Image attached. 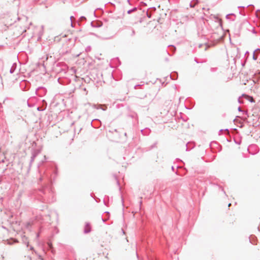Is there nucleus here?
Masks as SVG:
<instances>
[{
	"label": "nucleus",
	"mask_w": 260,
	"mask_h": 260,
	"mask_svg": "<svg viewBox=\"0 0 260 260\" xmlns=\"http://www.w3.org/2000/svg\"><path fill=\"white\" fill-rule=\"evenodd\" d=\"M20 87L23 91H27L30 87V83L29 81L24 80L20 82Z\"/></svg>",
	"instance_id": "f257e3e1"
},
{
	"label": "nucleus",
	"mask_w": 260,
	"mask_h": 260,
	"mask_svg": "<svg viewBox=\"0 0 260 260\" xmlns=\"http://www.w3.org/2000/svg\"><path fill=\"white\" fill-rule=\"evenodd\" d=\"M47 93V89L44 87H39L36 90V94L39 96H43Z\"/></svg>",
	"instance_id": "f03ea898"
},
{
	"label": "nucleus",
	"mask_w": 260,
	"mask_h": 260,
	"mask_svg": "<svg viewBox=\"0 0 260 260\" xmlns=\"http://www.w3.org/2000/svg\"><path fill=\"white\" fill-rule=\"evenodd\" d=\"M40 192V196H42V194H44V196L42 197V202H50L48 196L46 194V191L44 189H41L39 190Z\"/></svg>",
	"instance_id": "7ed1b4c3"
},
{
	"label": "nucleus",
	"mask_w": 260,
	"mask_h": 260,
	"mask_svg": "<svg viewBox=\"0 0 260 260\" xmlns=\"http://www.w3.org/2000/svg\"><path fill=\"white\" fill-rule=\"evenodd\" d=\"M42 106L38 107L37 108V110L39 111H43L45 110L47 108V103L44 100H42Z\"/></svg>",
	"instance_id": "20e7f679"
},
{
	"label": "nucleus",
	"mask_w": 260,
	"mask_h": 260,
	"mask_svg": "<svg viewBox=\"0 0 260 260\" xmlns=\"http://www.w3.org/2000/svg\"><path fill=\"white\" fill-rule=\"evenodd\" d=\"M91 125L94 128H98L101 124V122L98 119L93 120L91 122Z\"/></svg>",
	"instance_id": "39448f33"
},
{
	"label": "nucleus",
	"mask_w": 260,
	"mask_h": 260,
	"mask_svg": "<svg viewBox=\"0 0 260 260\" xmlns=\"http://www.w3.org/2000/svg\"><path fill=\"white\" fill-rule=\"evenodd\" d=\"M94 108L96 109H102L103 111H106L107 109V107L106 105H94Z\"/></svg>",
	"instance_id": "423d86ee"
},
{
	"label": "nucleus",
	"mask_w": 260,
	"mask_h": 260,
	"mask_svg": "<svg viewBox=\"0 0 260 260\" xmlns=\"http://www.w3.org/2000/svg\"><path fill=\"white\" fill-rule=\"evenodd\" d=\"M91 228L89 223H86L84 229V233L85 234L88 233L90 232Z\"/></svg>",
	"instance_id": "0eeeda50"
},
{
	"label": "nucleus",
	"mask_w": 260,
	"mask_h": 260,
	"mask_svg": "<svg viewBox=\"0 0 260 260\" xmlns=\"http://www.w3.org/2000/svg\"><path fill=\"white\" fill-rule=\"evenodd\" d=\"M170 78L172 80H176L178 78V73L176 72H173L170 74Z\"/></svg>",
	"instance_id": "6e6552de"
},
{
	"label": "nucleus",
	"mask_w": 260,
	"mask_h": 260,
	"mask_svg": "<svg viewBox=\"0 0 260 260\" xmlns=\"http://www.w3.org/2000/svg\"><path fill=\"white\" fill-rule=\"evenodd\" d=\"M243 96H245L246 98V99L248 100L251 103H254L255 102V100H254V99L253 98L252 96H249V95H246V94H243L242 95Z\"/></svg>",
	"instance_id": "1a4fd4ad"
},
{
	"label": "nucleus",
	"mask_w": 260,
	"mask_h": 260,
	"mask_svg": "<svg viewBox=\"0 0 260 260\" xmlns=\"http://www.w3.org/2000/svg\"><path fill=\"white\" fill-rule=\"evenodd\" d=\"M17 66V64L16 63H13V64L10 70V72L11 74H13L15 72V71L16 69Z\"/></svg>",
	"instance_id": "9d476101"
},
{
	"label": "nucleus",
	"mask_w": 260,
	"mask_h": 260,
	"mask_svg": "<svg viewBox=\"0 0 260 260\" xmlns=\"http://www.w3.org/2000/svg\"><path fill=\"white\" fill-rule=\"evenodd\" d=\"M198 3V0H193L190 3L189 6L190 8H194Z\"/></svg>",
	"instance_id": "9b49d317"
},
{
	"label": "nucleus",
	"mask_w": 260,
	"mask_h": 260,
	"mask_svg": "<svg viewBox=\"0 0 260 260\" xmlns=\"http://www.w3.org/2000/svg\"><path fill=\"white\" fill-rule=\"evenodd\" d=\"M194 147V145L189 143H188L186 144V150L188 151L189 150L193 148Z\"/></svg>",
	"instance_id": "f8f14e48"
},
{
	"label": "nucleus",
	"mask_w": 260,
	"mask_h": 260,
	"mask_svg": "<svg viewBox=\"0 0 260 260\" xmlns=\"http://www.w3.org/2000/svg\"><path fill=\"white\" fill-rule=\"evenodd\" d=\"M137 7H134V8H133V9H132L128 10L127 11V14H131L132 12H135V11H137Z\"/></svg>",
	"instance_id": "ddd939ff"
},
{
	"label": "nucleus",
	"mask_w": 260,
	"mask_h": 260,
	"mask_svg": "<svg viewBox=\"0 0 260 260\" xmlns=\"http://www.w3.org/2000/svg\"><path fill=\"white\" fill-rule=\"evenodd\" d=\"M39 153V152L38 150H35L32 152V155L36 157L38 155Z\"/></svg>",
	"instance_id": "4468645a"
},
{
	"label": "nucleus",
	"mask_w": 260,
	"mask_h": 260,
	"mask_svg": "<svg viewBox=\"0 0 260 260\" xmlns=\"http://www.w3.org/2000/svg\"><path fill=\"white\" fill-rule=\"evenodd\" d=\"M231 15H234V16H235V15H234V14H233V13H232V14H229L226 15V18L227 19H230V16ZM230 19H231V20H232V21H234V20H235V19H234L230 18Z\"/></svg>",
	"instance_id": "2eb2a0df"
},
{
	"label": "nucleus",
	"mask_w": 260,
	"mask_h": 260,
	"mask_svg": "<svg viewBox=\"0 0 260 260\" xmlns=\"http://www.w3.org/2000/svg\"><path fill=\"white\" fill-rule=\"evenodd\" d=\"M169 47H171V49L173 52H174L176 50V48L173 45H169Z\"/></svg>",
	"instance_id": "dca6fc26"
},
{
	"label": "nucleus",
	"mask_w": 260,
	"mask_h": 260,
	"mask_svg": "<svg viewBox=\"0 0 260 260\" xmlns=\"http://www.w3.org/2000/svg\"><path fill=\"white\" fill-rule=\"evenodd\" d=\"M256 16L257 18H260V10H257L256 11Z\"/></svg>",
	"instance_id": "f3484780"
},
{
	"label": "nucleus",
	"mask_w": 260,
	"mask_h": 260,
	"mask_svg": "<svg viewBox=\"0 0 260 260\" xmlns=\"http://www.w3.org/2000/svg\"><path fill=\"white\" fill-rule=\"evenodd\" d=\"M256 54V53H255V52H253V55H252V58H253V60H257V57L256 56V54Z\"/></svg>",
	"instance_id": "a211bd4d"
},
{
	"label": "nucleus",
	"mask_w": 260,
	"mask_h": 260,
	"mask_svg": "<svg viewBox=\"0 0 260 260\" xmlns=\"http://www.w3.org/2000/svg\"><path fill=\"white\" fill-rule=\"evenodd\" d=\"M11 240L14 241H13V243H14V242H17L16 240H13V239H12ZM12 243H13V242H11V241H7V244H8V245H12Z\"/></svg>",
	"instance_id": "6ab92c4d"
},
{
	"label": "nucleus",
	"mask_w": 260,
	"mask_h": 260,
	"mask_svg": "<svg viewBox=\"0 0 260 260\" xmlns=\"http://www.w3.org/2000/svg\"><path fill=\"white\" fill-rule=\"evenodd\" d=\"M91 25L93 27H100L101 25H96L94 24V22L92 21L91 22Z\"/></svg>",
	"instance_id": "aec40b11"
},
{
	"label": "nucleus",
	"mask_w": 260,
	"mask_h": 260,
	"mask_svg": "<svg viewBox=\"0 0 260 260\" xmlns=\"http://www.w3.org/2000/svg\"><path fill=\"white\" fill-rule=\"evenodd\" d=\"M105 213L106 214V219L108 220L109 218L110 213L108 211H106L105 212Z\"/></svg>",
	"instance_id": "412c9836"
},
{
	"label": "nucleus",
	"mask_w": 260,
	"mask_h": 260,
	"mask_svg": "<svg viewBox=\"0 0 260 260\" xmlns=\"http://www.w3.org/2000/svg\"><path fill=\"white\" fill-rule=\"evenodd\" d=\"M146 15L149 18H150L151 17V13L148 11L146 13Z\"/></svg>",
	"instance_id": "4be33fe9"
},
{
	"label": "nucleus",
	"mask_w": 260,
	"mask_h": 260,
	"mask_svg": "<svg viewBox=\"0 0 260 260\" xmlns=\"http://www.w3.org/2000/svg\"><path fill=\"white\" fill-rule=\"evenodd\" d=\"M248 7L250 8V10L252 11L254 8V6L253 5H249L247 6Z\"/></svg>",
	"instance_id": "5701e85b"
},
{
	"label": "nucleus",
	"mask_w": 260,
	"mask_h": 260,
	"mask_svg": "<svg viewBox=\"0 0 260 260\" xmlns=\"http://www.w3.org/2000/svg\"><path fill=\"white\" fill-rule=\"evenodd\" d=\"M217 70V68H211L210 69L211 72H214Z\"/></svg>",
	"instance_id": "b1692460"
},
{
	"label": "nucleus",
	"mask_w": 260,
	"mask_h": 260,
	"mask_svg": "<svg viewBox=\"0 0 260 260\" xmlns=\"http://www.w3.org/2000/svg\"><path fill=\"white\" fill-rule=\"evenodd\" d=\"M34 159H35L34 158H32V157H31V159H30V163H29V167H31V164H32V162L34 161Z\"/></svg>",
	"instance_id": "393cba45"
},
{
	"label": "nucleus",
	"mask_w": 260,
	"mask_h": 260,
	"mask_svg": "<svg viewBox=\"0 0 260 260\" xmlns=\"http://www.w3.org/2000/svg\"><path fill=\"white\" fill-rule=\"evenodd\" d=\"M86 20V18L84 16H81L80 18V21H84V20Z\"/></svg>",
	"instance_id": "a878e982"
},
{
	"label": "nucleus",
	"mask_w": 260,
	"mask_h": 260,
	"mask_svg": "<svg viewBox=\"0 0 260 260\" xmlns=\"http://www.w3.org/2000/svg\"><path fill=\"white\" fill-rule=\"evenodd\" d=\"M254 52L255 53H260V48H257L254 51Z\"/></svg>",
	"instance_id": "bb28decb"
},
{
	"label": "nucleus",
	"mask_w": 260,
	"mask_h": 260,
	"mask_svg": "<svg viewBox=\"0 0 260 260\" xmlns=\"http://www.w3.org/2000/svg\"><path fill=\"white\" fill-rule=\"evenodd\" d=\"M156 144H157V143L156 142L154 144H153L151 146L150 148L153 149V148H154L156 146Z\"/></svg>",
	"instance_id": "cd10ccee"
},
{
	"label": "nucleus",
	"mask_w": 260,
	"mask_h": 260,
	"mask_svg": "<svg viewBox=\"0 0 260 260\" xmlns=\"http://www.w3.org/2000/svg\"><path fill=\"white\" fill-rule=\"evenodd\" d=\"M149 10H151L152 12H154L156 10V8L155 7H152L150 8Z\"/></svg>",
	"instance_id": "c85d7f7f"
},
{
	"label": "nucleus",
	"mask_w": 260,
	"mask_h": 260,
	"mask_svg": "<svg viewBox=\"0 0 260 260\" xmlns=\"http://www.w3.org/2000/svg\"><path fill=\"white\" fill-rule=\"evenodd\" d=\"M91 50V47L90 46H88L86 48V51L87 52L88 51H90Z\"/></svg>",
	"instance_id": "c756f323"
},
{
	"label": "nucleus",
	"mask_w": 260,
	"mask_h": 260,
	"mask_svg": "<svg viewBox=\"0 0 260 260\" xmlns=\"http://www.w3.org/2000/svg\"><path fill=\"white\" fill-rule=\"evenodd\" d=\"M44 179V176H41L39 178V180L40 181H42V180H43Z\"/></svg>",
	"instance_id": "7c9ffc66"
},
{
	"label": "nucleus",
	"mask_w": 260,
	"mask_h": 260,
	"mask_svg": "<svg viewBox=\"0 0 260 260\" xmlns=\"http://www.w3.org/2000/svg\"><path fill=\"white\" fill-rule=\"evenodd\" d=\"M101 219L102 220V221L105 222L107 220V219L106 218H104L103 217H101Z\"/></svg>",
	"instance_id": "2f4dec72"
},
{
	"label": "nucleus",
	"mask_w": 260,
	"mask_h": 260,
	"mask_svg": "<svg viewBox=\"0 0 260 260\" xmlns=\"http://www.w3.org/2000/svg\"><path fill=\"white\" fill-rule=\"evenodd\" d=\"M38 258H39V259H40V260H44V259L43 258V257H42L41 255H38Z\"/></svg>",
	"instance_id": "473e14b6"
},
{
	"label": "nucleus",
	"mask_w": 260,
	"mask_h": 260,
	"mask_svg": "<svg viewBox=\"0 0 260 260\" xmlns=\"http://www.w3.org/2000/svg\"><path fill=\"white\" fill-rule=\"evenodd\" d=\"M135 35V30H134V29H133V30H132V35H131V36H134Z\"/></svg>",
	"instance_id": "72a5a7b5"
},
{
	"label": "nucleus",
	"mask_w": 260,
	"mask_h": 260,
	"mask_svg": "<svg viewBox=\"0 0 260 260\" xmlns=\"http://www.w3.org/2000/svg\"><path fill=\"white\" fill-rule=\"evenodd\" d=\"M223 131L229 132V129H225L224 130H223V129H220V130L219 131V133H221V132H223Z\"/></svg>",
	"instance_id": "f704fd0d"
},
{
	"label": "nucleus",
	"mask_w": 260,
	"mask_h": 260,
	"mask_svg": "<svg viewBox=\"0 0 260 260\" xmlns=\"http://www.w3.org/2000/svg\"><path fill=\"white\" fill-rule=\"evenodd\" d=\"M48 244V246H49V247L50 249L52 248V245L51 243H49Z\"/></svg>",
	"instance_id": "c9c22d12"
},
{
	"label": "nucleus",
	"mask_w": 260,
	"mask_h": 260,
	"mask_svg": "<svg viewBox=\"0 0 260 260\" xmlns=\"http://www.w3.org/2000/svg\"><path fill=\"white\" fill-rule=\"evenodd\" d=\"M141 85L138 84L135 86V89H137L138 87L140 86Z\"/></svg>",
	"instance_id": "e433bc0d"
},
{
	"label": "nucleus",
	"mask_w": 260,
	"mask_h": 260,
	"mask_svg": "<svg viewBox=\"0 0 260 260\" xmlns=\"http://www.w3.org/2000/svg\"><path fill=\"white\" fill-rule=\"evenodd\" d=\"M238 110L239 111L243 112V111L242 110L241 108L240 107H238Z\"/></svg>",
	"instance_id": "4c0bfd02"
},
{
	"label": "nucleus",
	"mask_w": 260,
	"mask_h": 260,
	"mask_svg": "<svg viewBox=\"0 0 260 260\" xmlns=\"http://www.w3.org/2000/svg\"><path fill=\"white\" fill-rule=\"evenodd\" d=\"M27 105L29 107H31L33 106L32 105H30L28 102H27Z\"/></svg>",
	"instance_id": "58836bf2"
},
{
	"label": "nucleus",
	"mask_w": 260,
	"mask_h": 260,
	"mask_svg": "<svg viewBox=\"0 0 260 260\" xmlns=\"http://www.w3.org/2000/svg\"><path fill=\"white\" fill-rule=\"evenodd\" d=\"M73 18H74V17H73V16H71L70 17V19H71V22H72V21H73Z\"/></svg>",
	"instance_id": "ea45409f"
},
{
	"label": "nucleus",
	"mask_w": 260,
	"mask_h": 260,
	"mask_svg": "<svg viewBox=\"0 0 260 260\" xmlns=\"http://www.w3.org/2000/svg\"><path fill=\"white\" fill-rule=\"evenodd\" d=\"M44 176H45V177H46L47 180L49 179V176H48V175L46 174V175H44Z\"/></svg>",
	"instance_id": "a19ab883"
},
{
	"label": "nucleus",
	"mask_w": 260,
	"mask_h": 260,
	"mask_svg": "<svg viewBox=\"0 0 260 260\" xmlns=\"http://www.w3.org/2000/svg\"><path fill=\"white\" fill-rule=\"evenodd\" d=\"M141 133L143 135H145L144 133V129H142L141 131Z\"/></svg>",
	"instance_id": "79ce46f5"
},
{
	"label": "nucleus",
	"mask_w": 260,
	"mask_h": 260,
	"mask_svg": "<svg viewBox=\"0 0 260 260\" xmlns=\"http://www.w3.org/2000/svg\"><path fill=\"white\" fill-rule=\"evenodd\" d=\"M121 201H122V205H123L124 201H123V199L122 198H121Z\"/></svg>",
	"instance_id": "37998d69"
},
{
	"label": "nucleus",
	"mask_w": 260,
	"mask_h": 260,
	"mask_svg": "<svg viewBox=\"0 0 260 260\" xmlns=\"http://www.w3.org/2000/svg\"><path fill=\"white\" fill-rule=\"evenodd\" d=\"M71 26L73 27H74V26L73 25V21L71 22Z\"/></svg>",
	"instance_id": "c03bdc74"
},
{
	"label": "nucleus",
	"mask_w": 260,
	"mask_h": 260,
	"mask_svg": "<svg viewBox=\"0 0 260 260\" xmlns=\"http://www.w3.org/2000/svg\"><path fill=\"white\" fill-rule=\"evenodd\" d=\"M127 3L129 4V5H131V2H130V0H127Z\"/></svg>",
	"instance_id": "a18cd8bd"
},
{
	"label": "nucleus",
	"mask_w": 260,
	"mask_h": 260,
	"mask_svg": "<svg viewBox=\"0 0 260 260\" xmlns=\"http://www.w3.org/2000/svg\"><path fill=\"white\" fill-rule=\"evenodd\" d=\"M252 32H253V34H256V31H255V30H254V29L253 30Z\"/></svg>",
	"instance_id": "49530a36"
},
{
	"label": "nucleus",
	"mask_w": 260,
	"mask_h": 260,
	"mask_svg": "<svg viewBox=\"0 0 260 260\" xmlns=\"http://www.w3.org/2000/svg\"><path fill=\"white\" fill-rule=\"evenodd\" d=\"M221 190L224 192V194H225V192L224 191L223 188H221Z\"/></svg>",
	"instance_id": "de8ad7c7"
},
{
	"label": "nucleus",
	"mask_w": 260,
	"mask_h": 260,
	"mask_svg": "<svg viewBox=\"0 0 260 260\" xmlns=\"http://www.w3.org/2000/svg\"><path fill=\"white\" fill-rule=\"evenodd\" d=\"M31 157L35 159L36 157L31 155Z\"/></svg>",
	"instance_id": "09e8293b"
},
{
	"label": "nucleus",
	"mask_w": 260,
	"mask_h": 260,
	"mask_svg": "<svg viewBox=\"0 0 260 260\" xmlns=\"http://www.w3.org/2000/svg\"><path fill=\"white\" fill-rule=\"evenodd\" d=\"M238 102H239V103H241V101H240V98L238 99Z\"/></svg>",
	"instance_id": "8fccbe9b"
},
{
	"label": "nucleus",
	"mask_w": 260,
	"mask_h": 260,
	"mask_svg": "<svg viewBox=\"0 0 260 260\" xmlns=\"http://www.w3.org/2000/svg\"><path fill=\"white\" fill-rule=\"evenodd\" d=\"M124 136H125V137H126V136H127V133H124Z\"/></svg>",
	"instance_id": "3c124183"
},
{
	"label": "nucleus",
	"mask_w": 260,
	"mask_h": 260,
	"mask_svg": "<svg viewBox=\"0 0 260 260\" xmlns=\"http://www.w3.org/2000/svg\"><path fill=\"white\" fill-rule=\"evenodd\" d=\"M3 200V198H0V201H2Z\"/></svg>",
	"instance_id": "603ef678"
},
{
	"label": "nucleus",
	"mask_w": 260,
	"mask_h": 260,
	"mask_svg": "<svg viewBox=\"0 0 260 260\" xmlns=\"http://www.w3.org/2000/svg\"><path fill=\"white\" fill-rule=\"evenodd\" d=\"M142 204V201H141L140 202V205H141V204Z\"/></svg>",
	"instance_id": "864d4df0"
},
{
	"label": "nucleus",
	"mask_w": 260,
	"mask_h": 260,
	"mask_svg": "<svg viewBox=\"0 0 260 260\" xmlns=\"http://www.w3.org/2000/svg\"><path fill=\"white\" fill-rule=\"evenodd\" d=\"M248 53H249V52L247 51L246 52L245 55L247 54H248Z\"/></svg>",
	"instance_id": "5fc2aeb1"
},
{
	"label": "nucleus",
	"mask_w": 260,
	"mask_h": 260,
	"mask_svg": "<svg viewBox=\"0 0 260 260\" xmlns=\"http://www.w3.org/2000/svg\"><path fill=\"white\" fill-rule=\"evenodd\" d=\"M104 202L105 205H106V206H107V204L106 203V202H105V201H104Z\"/></svg>",
	"instance_id": "6e6d98bb"
},
{
	"label": "nucleus",
	"mask_w": 260,
	"mask_h": 260,
	"mask_svg": "<svg viewBox=\"0 0 260 260\" xmlns=\"http://www.w3.org/2000/svg\"><path fill=\"white\" fill-rule=\"evenodd\" d=\"M30 250H34V248L32 247H30Z\"/></svg>",
	"instance_id": "4d7b16f0"
},
{
	"label": "nucleus",
	"mask_w": 260,
	"mask_h": 260,
	"mask_svg": "<svg viewBox=\"0 0 260 260\" xmlns=\"http://www.w3.org/2000/svg\"><path fill=\"white\" fill-rule=\"evenodd\" d=\"M1 162H4V159H2V160H1Z\"/></svg>",
	"instance_id": "13d9d810"
},
{
	"label": "nucleus",
	"mask_w": 260,
	"mask_h": 260,
	"mask_svg": "<svg viewBox=\"0 0 260 260\" xmlns=\"http://www.w3.org/2000/svg\"><path fill=\"white\" fill-rule=\"evenodd\" d=\"M117 183L118 185H119V182L118 181H117Z\"/></svg>",
	"instance_id": "bf43d9fd"
},
{
	"label": "nucleus",
	"mask_w": 260,
	"mask_h": 260,
	"mask_svg": "<svg viewBox=\"0 0 260 260\" xmlns=\"http://www.w3.org/2000/svg\"><path fill=\"white\" fill-rule=\"evenodd\" d=\"M172 169L173 170H174V167H173V166H172Z\"/></svg>",
	"instance_id": "052dcab7"
},
{
	"label": "nucleus",
	"mask_w": 260,
	"mask_h": 260,
	"mask_svg": "<svg viewBox=\"0 0 260 260\" xmlns=\"http://www.w3.org/2000/svg\"><path fill=\"white\" fill-rule=\"evenodd\" d=\"M195 61L196 62H197V63H198V62L197 61V60L196 59H195Z\"/></svg>",
	"instance_id": "680f3d73"
},
{
	"label": "nucleus",
	"mask_w": 260,
	"mask_h": 260,
	"mask_svg": "<svg viewBox=\"0 0 260 260\" xmlns=\"http://www.w3.org/2000/svg\"><path fill=\"white\" fill-rule=\"evenodd\" d=\"M231 204H229V205H228V206H229H229H231Z\"/></svg>",
	"instance_id": "e2e57ef3"
},
{
	"label": "nucleus",
	"mask_w": 260,
	"mask_h": 260,
	"mask_svg": "<svg viewBox=\"0 0 260 260\" xmlns=\"http://www.w3.org/2000/svg\"><path fill=\"white\" fill-rule=\"evenodd\" d=\"M122 230L123 233L124 234V231L123 230Z\"/></svg>",
	"instance_id": "0e129e2a"
},
{
	"label": "nucleus",
	"mask_w": 260,
	"mask_h": 260,
	"mask_svg": "<svg viewBox=\"0 0 260 260\" xmlns=\"http://www.w3.org/2000/svg\"><path fill=\"white\" fill-rule=\"evenodd\" d=\"M37 237H38L39 236V234H37Z\"/></svg>",
	"instance_id": "69168bd1"
}]
</instances>
